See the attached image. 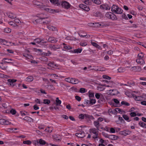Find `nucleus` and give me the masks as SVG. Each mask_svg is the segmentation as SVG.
<instances>
[{"mask_svg":"<svg viewBox=\"0 0 146 146\" xmlns=\"http://www.w3.org/2000/svg\"><path fill=\"white\" fill-rule=\"evenodd\" d=\"M111 11L116 14H121L122 13L123 10L116 5H113L111 7Z\"/></svg>","mask_w":146,"mask_h":146,"instance_id":"obj_1","label":"nucleus"},{"mask_svg":"<svg viewBox=\"0 0 146 146\" xmlns=\"http://www.w3.org/2000/svg\"><path fill=\"white\" fill-rule=\"evenodd\" d=\"M98 130V129H97L95 128L90 129V133L94 134V135L93 137V139H95L98 138V133L99 132Z\"/></svg>","mask_w":146,"mask_h":146,"instance_id":"obj_2","label":"nucleus"},{"mask_svg":"<svg viewBox=\"0 0 146 146\" xmlns=\"http://www.w3.org/2000/svg\"><path fill=\"white\" fill-rule=\"evenodd\" d=\"M94 25L95 27L102 28L107 26V25L105 24L104 22H101L100 23H94Z\"/></svg>","mask_w":146,"mask_h":146,"instance_id":"obj_3","label":"nucleus"},{"mask_svg":"<svg viewBox=\"0 0 146 146\" xmlns=\"http://www.w3.org/2000/svg\"><path fill=\"white\" fill-rule=\"evenodd\" d=\"M60 4L63 8L66 9H69L71 6L66 1L61 2Z\"/></svg>","mask_w":146,"mask_h":146,"instance_id":"obj_4","label":"nucleus"},{"mask_svg":"<svg viewBox=\"0 0 146 146\" xmlns=\"http://www.w3.org/2000/svg\"><path fill=\"white\" fill-rule=\"evenodd\" d=\"M108 93L112 95H116L119 93V92L116 89L110 90H109Z\"/></svg>","mask_w":146,"mask_h":146,"instance_id":"obj_5","label":"nucleus"},{"mask_svg":"<svg viewBox=\"0 0 146 146\" xmlns=\"http://www.w3.org/2000/svg\"><path fill=\"white\" fill-rule=\"evenodd\" d=\"M79 7L80 8L83 9L86 11H88L90 10V8L88 6L83 4H80Z\"/></svg>","mask_w":146,"mask_h":146,"instance_id":"obj_6","label":"nucleus"},{"mask_svg":"<svg viewBox=\"0 0 146 146\" xmlns=\"http://www.w3.org/2000/svg\"><path fill=\"white\" fill-rule=\"evenodd\" d=\"M76 136L80 138H82L84 137L85 133L83 131H80L79 133L75 134Z\"/></svg>","mask_w":146,"mask_h":146,"instance_id":"obj_7","label":"nucleus"},{"mask_svg":"<svg viewBox=\"0 0 146 146\" xmlns=\"http://www.w3.org/2000/svg\"><path fill=\"white\" fill-rule=\"evenodd\" d=\"M9 84L12 86H14L15 85V83L17 81V80L14 79H9L7 80Z\"/></svg>","mask_w":146,"mask_h":146,"instance_id":"obj_8","label":"nucleus"},{"mask_svg":"<svg viewBox=\"0 0 146 146\" xmlns=\"http://www.w3.org/2000/svg\"><path fill=\"white\" fill-rule=\"evenodd\" d=\"M100 8L101 9L106 10H109L110 9V7L108 6L107 5L104 4L100 5Z\"/></svg>","mask_w":146,"mask_h":146,"instance_id":"obj_9","label":"nucleus"},{"mask_svg":"<svg viewBox=\"0 0 146 146\" xmlns=\"http://www.w3.org/2000/svg\"><path fill=\"white\" fill-rule=\"evenodd\" d=\"M131 133V132L129 130H125L120 132L121 134L125 136L129 135Z\"/></svg>","mask_w":146,"mask_h":146,"instance_id":"obj_10","label":"nucleus"},{"mask_svg":"<svg viewBox=\"0 0 146 146\" xmlns=\"http://www.w3.org/2000/svg\"><path fill=\"white\" fill-rule=\"evenodd\" d=\"M50 1L52 4L57 6L60 4V3L58 0H50Z\"/></svg>","mask_w":146,"mask_h":146,"instance_id":"obj_11","label":"nucleus"},{"mask_svg":"<svg viewBox=\"0 0 146 146\" xmlns=\"http://www.w3.org/2000/svg\"><path fill=\"white\" fill-rule=\"evenodd\" d=\"M136 62L139 64H143L145 63V62L143 59L138 58L136 60Z\"/></svg>","mask_w":146,"mask_h":146,"instance_id":"obj_12","label":"nucleus"},{"mask_svg":"<svg viewBox=\"0 0 146 146\" xmlns=\"http://www.w3.org/2000/svg\"><path fill=\"white\" fill-rule=\"evenodd\" d=\"M48 41L51 43H56L58 41V40L54 38L50 37L48 39Z\"/></svg>","mask_w":146,"mask_h":146,"instance_id":"obj_13","label":"nucleus"},{"mask_svg":"<svg viewBox=\"0 0 146 146\" xmlns=\"http://www.w3.org/2000/svg\"><path fill=\"white\" fill-rule=\"evenodd\" d=\"M7 14L8 17L11 19H14L16 18V15L12 13H8Z\"/></svg>","mask_w":146,"mask_h":146,"instance_id":"obj_14","label":"nucleus"},{"mask_svg":"<svg viewBox=\"0 0 146 146\" xmlns=\"http://www.w3.org/2000/svg\"><path fill=\"white\" fill-rule=\"evenodd\" d=\"M46 11L50 13H58L59 12V11L57 9H53L50 8H48Z\"/></svg>","mask_w":146,"mask_h":146,"instance_id":"obj_15","label":"nucleus"},{"mask_svg":"<svg viewBox=\"0 0 146 146\" xmlns=\"http://www.w3.org/2000/svg\"><path fill=\"white\" fill-rule=\"evenodd\" d=\"M133 68V70L135 71H138L139 72L141 70V67L139 66H135L132 67Z\"/></svg>","mask_w":146,"mask_h":146,"instance_id":"obj_16","label":"nucleus"},{"mask_svg":"<svg viewBox=\"0 0 146 146\" xmlns=\"http://www.w3.org/2000/svg\"><path fill=\"white\" fill-rule=\"evenodd\" d=\"M47 65L51 67L55 68V67H58V66L54 63V62H50L49 63L47 64Z\"/></svg>","mask_w":146,"mask_h":146,"instance_id":"obj_17","label":"nucleus"},{"mask_svg":"<svg viewBox=\"0 0 146 146\" xmlns=\"http://www.w3.org/2000/svg\"><path fill=\"white\" fill-rule=\"evenodd\" d=\"M79 82V81L77 79L75 78H72L71 83L74 84H76Z\"/></svg>","mask_w":146,"mask_h":146,"instance_id":"obj_18","label":"nucleus"},{"mask_svg":"<svg viewBox=\"0 0 146 146\" xmlns=\"http://www.w3.org/2000/svg\"><path fill=\"white\" fill-rule=\"evenodd\" d=\"M50 48L52 50H55L59 48V47L58 46H55V45H50L49 46Z\"/></svg>","mask_w":146,"mask_h":146,"instance_id":"obj_19","label":"nucleus"},{"mask_svg":"<svg viewBox=\"0 0 146 146\" xmlns=\"http://www.w3.org/2000/svg\"><path fill=\"white\" fill-rule=\"evenodd\" d=\"M23 55L24 56L28 59H32L33 58V57L32 56L28 54L23 53Z\"/></svg>","mask_w":146,"mask_h":146,"instance_id":"obj_20","label":"nucleus"},{"mask_svg":"<svg viewBox=\"0 0 146 146\" xmlns=\"http://www.w3.org/2000/svg\"><path fill=\"white\" fill-rule=\"evenodd\" d=\"M12 59H8L7 58H4L3 59L2 61L4 62L7 63H12L11 61H12Z\"/></svg>","mask_w":146,"mask_h":146,"instance_id":"obj_21","label":"nucleus"},{"mask_svg":"<svg viewBox=\"0 0 146 146\" xmlns=\"http://www.w3.org/2000/svg\"><path fill=\"white\" fill-rule=\"evenodd\" d=\"M33 79V78L32 76H30L26 78V81L28 82H31L32 81Z\"/></svg>","mask_w":146,"mask_h":146,"instance_id":"obj_22","label":"nucleus"},{"mask_svg":"<svg viewBox=\"0 0 146 146\" xmlns=\"http://www.w3.org/2000/svg\"><path fill=\"white\" fill-rule=\"evenodd\" d=\"M108 138L112 140H115L117 139L118 137L115 135H109Z\"/></svg>","mask_w":146,"mask_h":146,"instance_id":"obj_23","label":"nucleus"},{"mask_svg":"<svg viewBox=\"0 0 146 146\" xmlns=\"http://www.w3.org/2000/svg\"><path fill=\"white\" fill-rule=\"evenodd\" d=\"M121 109L119 108H117L113 110V113L115 115L117 114V112L120 113L121 111Z\"/></svg>","mask_w":146,"mask_h":146,"instance_id":"obj_24","label":"nucleus"},{"mask_svg":"<svg viewBox=\"0 0 146 146\" xmlns=\"http://www.w3.org/2000/svg\"><path fill=\"white\" fill-rule=\"evenodd\" d=\"M132 96L133 98H134L137 101H139L141 99V96H137L135 94H132Z\"/></svg>","mask_w":146,"mask_h":146,"instance_id":"obj_25","label":"nucleus"},{"mask_svg":"<svg viewBox=\"0 0 146 146\" xmlns=\"http://www.w3.org/2000/svg\"><path fill=\"white\" fill-rule=\"evenodd\" d=\"M33 3V4L35 5H37L38 6H42V3L36 0L34 1Z\"/></svg>","mask_w":146,"mask_h":146,"instance_id":"obj_26","label":"nucleus"},{"mask_svg":"<svg viewBox=\"0 0 146 146\" xmlns=\"http://www.w3.org/2000/svg\"><path fill=\"white\" fill-rule=\"evenodd\" d=\"M91 43L93 46L96 47V48L98 49H100L101 48V47L96 43L91 41Z\"/></svg>","mask_w":146,"mask_h":146,"instance_id":"obj_27","label":"nucleus"},{"mask_svg":"<svg viewBox=\"0 0 146 146\" xmlns=\"http://www.w3.org/2000/svg\"><path fill=\"white\" fill-rule=\"evenodd\" d=\"M52 128L51 127H48L45 130L46 132L51 133L52 131Z\"/></svg>","mask_w":146,"mask_h":146,"instance_id":"obj_28","label":"nucleus"},{"mask_svg":"<svg viewBox=\"0 0 146 146\" xmlns=\"http://www.w3.org/2000/svg\"><path fill=\"white\" fill-rule=\"evenodd\" d=\"M94 124L97 129H98V130H99L100 125L98 121H94Z\"/></svg>","mask_w":146,"mask_h":146,"instance_id":"obj_29","label":"nucleus"},{"mask_svg":"<svg viewBox=\"0 0 146 146\" xmlns=\"http://www.w3.org/2000/svg\"><path fill=\"white\" fill-rule=\"evenodd\" d=\"M23 119L25 120L28 121L30 122H31L33 121V119L31 118L28 116L25 117Z\"/></svg>","mask_w":146,"mask_h":146,"instance_id":"obj_30","label":"nucleus"},{"mask_svg":"<svg viewBox=\"0 0 146 146\" xmlns=\"http://www.w3.org/2000/svg\"><path fill=\"white\" fill-rule=\"evenodd\" d=\"M110 14L111 15V17H110V19H111L113 20H115L117 19V18L115 15H114V14H113V13H110Z\"/></svg>","mask_w":146,"mask_h":146,"instance_id":"obj_31","label":"nucleus"},{"mask_svg":"<svg viewBox=\"0 0 146 146\" xmlns=\"http://www.w3.org/2000/svg\"><path fill=\"white\" fill-rule=\"evenodd\" d=\"M47 88L48 89L52 90H55V88L52 85H48L47 86Z\"/></svg>","mask_w":146,"mask_h":146,"instance_id":"obj_32","label":"nucleus"},{"mask_svg":"<svg viewBox=\"0 0 146 146\" xmlns=\"http://www.w3.org/2000/svg\"><path fill=\"white\" fill-rule=\"evenodd\" d=\"M63 45H64L63 48L67 50H68L72 49V47L66 45L64 43H63Z\"/></svg>","mask_w":146,"mask_h":146,"instance_id":"obj_33","label":"nucleus"},{"mask_svg":"<svg viewBox=\"0 0 146 146\" xmlns=\"http://www.w3.org/2000/svg\"><path fill=\"white\" fill-rule=\"evenodd\" d=\"M56 102L57 105H60L61 103V101L59 99L58 97L56 98Z\"/></svg>","mask_w":146,"mask_h":146,"instance_id":"obj_34","label":"nucleus"},{"mask_svg":"<svg viewBox=\"0 0 146 146\" xmlns=\"http://www.w3.org/2000/svg\"><path fill=\"white\" fill-rule=\"evenodd\" d=\"M92 1L94 3L97 4L99 5L101 3V1L100 0H90Z\"/></svg>","mask_w":146,"mask_h":146,"instance_id":"obj_35","label":"nucleus"},{"mask_svg":"<svg viewBox=\"0 0 146 146\" xmlns=\"http://www.w3.org/2000/svg\"><path fill=\"white\" fill-rule=\"evenodd\" d=\"M50 101L48 99H44L43 103L44 104L48 105L50 103Z\"/></svg>","mask_w":146,"mask_h":146,"instance_id":"obj_36","label":"nucleus"},{"mask_svg":"<svg viewBox=\"0 0 146 146\" xmlns=\"http://www.w3.org/2000/svg\"><path fill=\"white\" fill-rule=\"evenodd\" d=\"M96 100L95 99L90 98V105H93V104H95L96 102Z\"/></svg>","mask_w":146,"mask_h":146,"instance_id":"obj_37","label":"nucleus"},{"mask_svg":"<svg viewBox=\"0 0 146 146\" xmlns=\"http://www.w3.org/2000/svg\"><path fill=\"white\" fill-rule=\"evenodd\" d=\"M40 9H41L45 11H47L48 8L46 6L44 5H43V4L42 5V6H40Z\"/></svg>","mask_w":146,"mask_h":146,"instance_id":"obj_38","label":"nucleus"},{"mask_svg":"<svg viewBox=\"0 0 146 146\" xmlns=\"http://www.w3.org/2000/svg\"><path fill=\"white\" fill-rule=\"evenodd\" d=\"M23 143L24 144L30 145L31 144V142L30 140H27L23 141Z\"/></svg>","mask_w":146,"mask_h":146,"instance_id":"obj_39","label":"nucleus"},{"mask_svg":"<svg viewBox=\"0 0 146 146\" xmlns=\"http://www.w3.org/2000/svg\"><path fill=\"white\" fill-rule=\"evenodd\" d=\"M39 143L40 144L45 145L46 143V142L43 140L40 139L39 140Z\"/></svg>","mask_w":146,"mask_h":146,"instance_id":"obj_40","label":"nucleus"},{"mask_svg":"<svg viewBox=\"0 0 146 146\" xmlns=\"http://www.w3.org/2000/svg\"><path fill=\"white\" fill-rule=\"evenodd\" d=\"M139 124L141 127H145L146 125V124L142 121H140L139 123Z\"/></svg>","mask_w":146,"mask_h":146,"instance_id":"obj_41","label":"nucleus"},{"mask_svg":"<svg viewBox=\"0 0 146 146\" xmlns=\"http://www.w3.org/2000/svg\"><path fill=\"white\" fill-rule=\"evenodd\" d=\"M34 42L37 43H39L41 42V39L39 38H37L34 39Z\"/></svg>","mask_w":146,"mask_h":146,"instance_id":"obj_42","label":"nucleus"},{"mask_svg":"<svg viewBox=\"0 0 146 146\" xmlns=\"http://www.w3.org/2000/svg\"><path fill=\"white\" fill-rule=\"evenodd\" d=\"M51 54V53L49 51H48L47 52H42V55L44 56H47L50 55Z\"/></svg>","mask_w":146,"mask_h":146,"instance_id":"obj_43","label":"nucleus"},{"mask_svg":"<svg viewBox=\"0 0 146 146\" xmlns=\"http://www.w3.org/2000/svg\"><path fill=\"white\" fill-rule=\"evenodd\" d=\"M20 113L22 116L29 115V114L27 112L25 111H24L23 112V111H20Z\"/></svg>","mask_w":146,"mask_h":146,"instance_id":"obj_44","label":"nucleus"},{"mask_svg":"<svg viewBox=\"0 0 146 146\" xmlns=\"http://www.w3.org/2000/svg\"><path fill=\"white\" fill-rule=\"evenodd\" d=\"M82 49L78 48L77 49L74 50V53H80L82 52Z\"/></svg>","mask_w":146,"mask_h":146,"instance_id":"obj_45","label":"nucleus"},{"mask_svg":"<svg viewBox=\"0 0 146 146\" xmlns=\"http://www.w3.org/2000/svg\"><path fill=\"white\" fill-rule=\"evenodd\" d=\"M41 60L44 62H47L48 61V59L45 56H43L41 58Z\"/></svg>","mask_w":146,"mask_h":146,"instance_id":"obj_46","label":"nucleus"},{"mask_svg":"<svg viewBox=\"0 0 146 146\" xmlns=\"http://www.w3.org/2000/svg\"><path fill=\"white\" fill-rule=\"evenodd\" d=\"M85 103L84 104H86V105L88 106H90V100H85Z\"/></svg>","mask_w":146,"mask_h":146,"instance_id":"obj_47","label":"nucleus"},{"mask_svg":"<svg viewBox=\"0 0 146 146\" xmlns=\"http://www.w3.org/2000/svg\"><path fill=\"white\" fill-rule=\"evenodd\" d=\"M138 58H141V59H142V58L144 57V54H143V53L141 52L139 54H138Z\"/></svg>","mask_w":146,"mask_h":146,"instance_id":"obj_48","label":"nucleus"},{"mask_svg":"<svg viewBox=\"0 0 146 146\" xmlns=\"http://www.w3.org/2000/svg\"><path fill=\"white\" fill-rule=\"evenodd\" d=\"M4 32L6 33H9L11 32V29L9 28H6L4 29Z\"/></svg>","mask_w":146,"mask_h":146,"instance_id":"obj_49","label":"nucleus"},{"mask_svg":"<svg viewBox=\"0 0 146 146\" xmlns=\"http://www.w3.org/2000/svg\"><path fill=\"white\" fill-rule=\"evenodd\" d=\"M84 2L85 4L89 5L90 4V0H85Z\"/></svg>","mask_w":146,"mask_h":146,"instance_id":"obj_50","label":"nucleus"},{"mask_svg":"<svg viewBox=\"0 0 146 146\" xmlns=\"http://www.w3.org/2000/svg\"><path fill=\"white\" fill-rule=\"evenodd\" d=\"M10 113L13 115H15L16 113V111L14 109H12L10 111Z\"/></svg>","mask_w":146,"mask_h":146,"instance_id":"obj_51","label":"nucleus"},{"mask_svg":"<svg viewBox=\"0 0 146 146\" xmlns=\"http://www.w3.org/2000/svg\"><path fill=\"white\" fill-rule=\"evenodd\" d=\"M129 115L131 117H134L137 115V114L133 112L130 113Z\"/></svg>","mask_w":146,"mask_h":146,"instance_id":"obj_52","label":"nucleus"},{"mask_svg":"<svg viewBox=\"0 0 146 146\" xmlns=\"http://www.w3.org/2000/svg\"><path fill=\"white\" fill-rule=\"evenodd\" d=\"M78 34L80 36V37H84L86 36L87 35V34L86 33H84V34H83V35L82 34L81 32H80Z\"/></svg>","mask_w":146,"mask_h":146,"instance_id":"obj_53","label":"nucleus"},{"mask_svg":"<svg viewBox=\"0 0 146 146\" xmlns=\"http://www.w3.org/2000/svg\"><path fill=\"white\" fill-rule=\"evenodd\" d=\"M123 117L125 120L127 121L129 119V117L126 115H123Z\"/></svg>","mask_w":146,"mask_h":146,"instance_id":"obj_54","label":"nucleus"},{"mask_svg":"<svg viewBox=\"0 0 146 146\" xmlns=\"http://www.w3.org/2000/svg\"><path fill=\"white\" fill-rule=\"evenodd\" d=\"M121 104L122 105H125L126 106H129L130 105V104L124 101H122L121 102Z\"/></svg>","mask_w":146,"mask_h":146,"instance_id":"obj_55","label":"nucleus"},{"mask_svg":"<svg viewBox=\"0 0 146 146\" xmlns=\"http://www.w3.org/2000/svg\"><path fill=\"white\" fill-rule=\"evenodd\" d=\"M118 71L119 72H124V69L122 67H120L118 69Z\"/></svg>","mask_w":146,"mask_h":146,"instance_id":"obj_56","label":"nucleus"},{"mask_svg":"<svg viewBox=\"0 0 146 146\" xmlns=\"http://www.w3.org/2000/svg\"><path fill=\"white\" fill-rule=\"evenodd\" d=\"M102 77L108 80H110L111 78L110 77L105 75H103Z\"/></svg>","mask_w":146,"mask_h":146,"instance_id":"obj_57","label":"nucleus"},{"mask_svg":"<svg viewBox=\"0 0 146 146\" xmlns=\"http://www.w3.org/2000/svg\"><path fill=\"white\" fill-rule=\"evenodd\" d=\"M110 13H111V12H108L106 14V17L109 19H110L111 15L110 14Z\"/></svg>","mask_w":146,"mask_h":146,"instance_id":"obj_58","label":"nucleus"},{"mask_svg":"<svg viewBox=\"0 0 146 146\" xmlns=\"http://www.w3.org/2000/svg\"><path fill=\"white\" fill-rule=\"evenodd\" d=\"M102 95V94H100L99 93H96L95 94V96L96 98L98 99L100 98Z\"/></svg>","mask_w":146,"mask_h":146,"instance_id":"obj_59","label":"nucleus"},{"mask_svg":"<svg viewBox=\"0 0 146 146\" xmlns=\"http://www.w3.org/2000/svg\"><path fill=\"white\" fill-rule=\"evenodd\" d=\"M5 122V119H0V123L2 125H4Z\"/></svg>","mask_w":146,"mask_h":146,"instance_id":"obj_60","label":"nucleus"},{"mask_svg":"<svg viewBox=\"0 0 146 146\" xmlns=\"http://www.w3.org/2000/svg\"><path fill=\"white\" fill-rule=\"evenodd\" d=\"M100 15L101 14L100 13L98 12H97L96 13H94V15L96 17H98L100 16Z\"/></svg>","mask_w":146,"mask_h":146,"instance_id":"obj_61","label":"nucleus"},{"mask_svg":"<svg viewBox=\"0 0 146 146\" xmlns=\"http://www.w3.org/2000/svg\"><path fill=\"white\" fill-rule=\"evenodd\" d=\"M0 42L3 43L4 44H5L7 43V42L5 39L0 38Z\"/></svg>","mask_w":146,"mask_h":146,"instance_id":"obj_62","label":"nucleus"},{"mask_svg":"<svg viewBox=\"0 0 146 146\" xmlns=\"http://www.w3.org/2000/svg\"><path fill=\"white\" fill-rule=\"evenodd\" d=\"M80 92L81 93H85V89L84 88H81L80 90Z\"/></svg>","mask_w":146,"mask_h":146,"instance_id":"obj_63","label":"nucleus"},{"mask_svg":"<svg viewBox=\"0 0 146 146\" xmlns=\"http://www.w3.org/2000/svg\"><path fill=\"white\" fill-rule=\"evenodd\" d=\"M100 100L102 102H105V100L104 96L102 95L100 98Z\"/></svg>","mask_w":146,"mask_h":146,"instance_id":"obj_64","label":"nucleus"}]
</instances>
